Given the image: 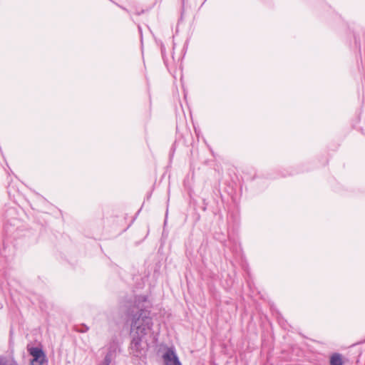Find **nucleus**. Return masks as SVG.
Listing matches in <instances>:
<instances>
[{"label": "nucleus", "instance_id": "nucleus-2", "mask_svg": "<svg viewBox=\"0 0 365 365\" xmlns=\"http://www.w3.org/2000/svg\"><path fill=\"white\" fill-rule=\"evenodd\" d=\"M130 335L132 336L130 346L131 353L136 357H145L149 346L147 340L145 339L146 335L138 332H130Z\"/></svg>", "mask_w": 365, "mask_h": 365}, {"label": "nucleus", "instance_id": "nucleus-3", "mask_svg": "<svg viewBox=\"0 0 365 365\" xmlns=\"http://www.w3.org/2000/svg\"><path fill=\"white\" fill-rule=\"evenodd\" d=\"M28 351L32 359L31 360V365H43L46 361V356L43 351L38 347H31Z\"/></svg>", "mask_w": 365, "mask_h": 365}, {"label": "nucleus", "instance_id": "nucleus-9", "mask_svg": "<svg viewBox=\"0 0 365 365\" xmlns=\"http://www.w3.org/2000/svg\"><path fill=\"white\" fill-rule=\"evenodd\" d=\"M202 210H203L204 211H205V210H206V206H205V205L203 207Z\"/></svg>", "mask_w": 365, "mask_h": 365}, {"label": "nucleus", "instance_id": "nucleus-6", "mask_svg": "<svg viewBox=\"0 0 365 365\" xmlns=\"http://www.w3.org/2000/svg\"><path fill=\"white\" fill-rule=\"evenodd\" d=\"M135 303L137 304L138 309H140V308L147 309L148 307V306H143L142 304L143 303H149L148 296H146V295L138 296L135 299Z\"/></svg>", "mask_w": 365, "mask_h": 365}, {"label": "nucleus", "instance_id": "nucleus-7", "mask_svg": "<svg viewBox=\"0 0 365 365\" xmlns=\"http://www.w3.org/2000/svg\"><path fill=\"white\" fill-rule=\"evenodd\" d=\"M354 42H355L356 46H357L359 48V51L361 52V43H360L359 40L358 39V38L356 36H354Z\"/></svg>", "mask_w": 365, "mask_h": 365}, {"label": "nucleus", "instance_id": "nucleus-5", "mask_svg": "<svg viewBox=\"0 0 365 365\" xmlns=\"http://www.w3.org/2000/svg\"><path fill=\"white\" fill-rule=\"evenodd\" d=\"M330 365H344L342 356L341 354L334 353L330 356Z\"/></svg>", "mask_w": 365, "mask_h": 365}, {"label": "nucleus", "instance_id": "nucleus-4", "mask_svg": "<svg viewBox=\"0 0 365 365\" xmlns=\"http://www.w3.org/2000/svg\"><path fill=\"white\" fill-rule=\"evenodd\" d=\"M165 365H182L173 348H168L163 355Z\"/></svg>", "mask_w": 365, "mask_h": 365}, {"label": "nucleus", "instance_id": "nucleus-8", "mask_svg": "<svg viewBox=\"0 0 365 365\" xmlns=\"http://www.w3.org/2000/svg\"><path fill=\"white\" fill-rule=\"evenodd\" d=\"M110 362V359H108L106 357V359H105V365H109Z\"/></svg>", "mask_w": 365, "mask_h": 365}, {"label": "nucleus", "instance_id": "nucleus-1", "mask_svg": "<svg viewBox=\"0 0 365 365\" xmlns=\"http://www.w3.org/2000/svg\"><path fill=\"white\" fill-rule=\"evenodd\" d=\"M126 322L130 325V332H138L143 335H147L153 325L150 311L145 308L129 310Z\"/></svg>", "mask_w": 365, "mask_h": 365}]
</instances>
